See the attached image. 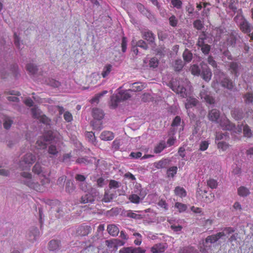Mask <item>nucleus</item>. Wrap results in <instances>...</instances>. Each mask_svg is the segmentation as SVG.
Returning a JSON list of instances; mask_svg holds the SVG:
<instances>
[{
	"mask_svg": "<svg viewBox=\"0 0 253 253\" xmlns=\"http://www.w3.org/2000/svg\"><path fill=\"white\" fill-rule=\"evenodd\" d=\"M33 171L38 175L41 174L44 178L41 180L42 183L40 185L38 182L36 181L34 177H33L31 173L28 172H22L20 173L21 182L29 188L33 189L38 192H42L43 190V186L49 182V179L45 177V174L42 171L40 164L37 162L33 167Z\"/></svg>",
	"mask_w": 253,
	"mask_h": 253,
	"instance_id": "nucleus-1",
	"label": "nucleus"
},
{
	"mask_svg": "<svg viewBox=\"0 0 253 253\" xmlns=\"http://www.w3.org/2000/svg\"><path fill=\"white\" fill-rule=\"evenodd\" d=\"M234 20L240 30L244 33L250 34L253 29L252 24L243 15H237L234 17Z\"/></svg>",
	"mask_w": 253,
	"mask_h": 253,
	"instance_id": "nucleus-2",
	"label": "nucleus"
},
{
	"mask_svg": "<svg viewBox=\"0 0 253 253\" xmlns=\"http://www.w3.org/2000/svg\"><path fill=\"white\" fill-rule=\"evenodd\" d=\"M36 157L31 153L26 154L19 162V167L21 170L29 169L35 162Z\"/></svg>",
	"mask_w": 253,
	"mask_h": 253,
	"instance_id": "nucleus-3",
	"label": "nucleus"
},
{
	"mask_svg": "<svg viewBox=\"0 0 253 253\" xmlns=\"http://www.w3.org/2000/svg\"><path fill=\"white\" fill-rule=\"evenodd\" d=\"M219 124L223 129L231 130L235 133H240L242 130L241 126L236 127L226 117L222 118Z\"/></svg>",
	"mask_w": 253,
	"mask_h": 253,
	"instance_id": "nucleus-4",
	"label": "nucleus"
},
{
	"mask_svg": "<svg viewBox=\"0 0 253 253\" xmlns=\"http://www.w3.org/2000/svg\"><path fill=\"white\" fill-rule=\"evenodd\" d=\"M207 39L205 33L203 32L198 38L197 45L201 48V51L205 55H208L211 50V46L206 43Z\"/></svg>",
	"mask_w": 253,
	"mask_h": 253,
	"instance_id": "nucleus-5",
	"label": "nucleus"
},
{
	"mask_svg": "<svg viewBox=\"0 0 253 253\" xmlns=\"http://www.w3.org/2000/svg\"><path fill=\"white\" fill-rule=\"evenodd\" d=\"M243 67L239 62H231L229 64L228 70L230 74L237 78L243 70Z\"/></svg>",
	"mask_w": 253,
	"mask_h": 253,
	"instance_id": "nucleus-6",
	"label": "nucleus"
},
{
	"mask_svg": "<svg viewBox=\"0 0 253 253\" xmlns=\"http://www.w3.org/2000/svg\"><path fill=\"white\" fill-rule=\"evenodd\" d=\"M40 232L37 227L31 228L27 234V238L29 241L34 243L39 238Z\"/></svg>",
	"mask_w": 253,
	"mask_h": 253,
	"instance_id": "nucleus-7",
	"label": "nucleus"
},
{
	"mask_svg": "<svg viewBox=\"0 0 253 253\" xmlns=\"http://www.w3.org/2000/svg\"><path fill=\"white\" fill-rule=\"evenodd\" d=\"M200 95L202 99H204L209 104H212L214 103V98L211 96L210 92H209L207 89L205 88L204 86H203V88L200 91Z\"/></svg>",
	"mask_w": 253,
	"mask_h": 253,
	"instance_id": "nucleus-8",
	"label": "nucleus"
},
{
	"mask_svg": "<svg viewBox=\"0 0 253 253\" xmlns=\"http://www.w3.org/2000/svg\"><path fill=\"white\" fill-rule=\"evenodd\" d=\"M240 38L238 33L235 31L229 34L227 39V43L232 46H235L238 39Z\"/></svg>",
	"mask_w": 253,
	"mask_h": 253,
	"instance_id": "nucleus-9",
	"label": "nucleus"
},
{
	"mask_svg": "<svg viewBox=\"0 0 253 253\" xmlns=\"http://www.w3.org/2000/svg\"><path fill=\"white\" fill-rule=\"evenodd\" d=\"M52 139L50 136L48 137L45 136L39 138L36 142V147L38 149H44L46 147L45 142L50 141Z\"/></svg>",
	"mask_w": 253,
	"mask_h": 253,
	"instance_id": "nucleus-10",
	"label": "nucleus"
},
{
	"mask_svg": "<svg viewBox=\"0 0 253 253\" xmlns=\"http://www.w3.org/2000/svg\"><path fill=\"white\" fill-rule=\"evenodd\" d=\"M221 85L229 90H232L235 87L233 81L227 77H224L221 81Z\"/></svg>",
	"mask_w": 253,
	"mask_h": 253,
	"instance_id": "nucleus-11",
	"label": "nucleus"
},
{
	"mask_svg": "<svg viewBox=\"0 0 253 253\" xmlns=\"http://www.w3.org/2000/svg\"><path fill=\"white\" fill-rule=\"evenodd\" d=\"M219 111L215 109H212L210 111L208 114L209 119L212 122L216 123H219L218 120L219 118Z\"/></svg>",
	"mask_w": 253,
	"mask_h": 253,
	"instance_id": "nucleus-12",
	"label": "nucleus"
},
{
	"mask_svg": "<svg viewBox=\"0 0 253 253\" xmlns=\"http://www.w3.org/2000/svg\"><path fill=\"white\" fill-rule=\"evenodd\" d=\"M171 85L172 89L176 93L180 94L181 96L182 97H186L187 96L186 89L184 87L180 85L176 86V85H174L173 84Z\"/></svg>",
	"mask_w": 253,
	"mask_h": 253,
	"instance_id": "nucleus-13",
	"label": "nucleus"
},
{
	"mask_svg": "<svg viewBox=\"0 0 253 253\" xmlns=\"http://www.w3.org/2000/svg\"><path fill=\"white\" fill-rule=\"evenodd\" d=\"M75 179L76 180L79 181L81 182L80 186L81 188L83 191H86L87 190L86 187V183L85 182V177L84 175L82 174H77L75 176Z\"/></svg>",
	"mask_w": 253,
	"mask_h": 253,
	"instance_id": "nucleus-14",
	"label": "nucleus"
},
{
	"mask_svg": "<svg viewBox=\"0 0 253 253\" xmlns=\"http://www.w3.org/2000/svg\"><path fill=\"white\" fill-rule=\"evenodd\" d=\"M166 247L164 244H156L151 248V251L153 253H163Z\"/></svg>",
	"mask_w": 253,
	"mask_h": 253,
	"instance_id": "nucleus-15",
	"label": "nucleus"
},
{
	"mask_svg": "<svg viewBox=\"0 0 253 253\" xmlns=\"http://www.w3.org/2000/svg\"><path fill=\"white\" fill-rule=\"evenodd\" d=\"M94 201V197L91 194L87 193L82 196L80 202L82 204H87L92 203Z\"/></svg>",
	"mask_w": 253,
	"mask_h": 253,
	"instance_id": "nucleus-16",
	"label": "nucleus"
},
{
	"mask_svg": "<svg viewBox=\"0 0 253 253\" xmlns=\"http://www.w3.org/2000/svg\"><path fill=\"white\" fill-rule=\"evenodd\" d=\"M198 103V101L196 98L189 97L187 99L186 102L185 103V108L188 110L196 106Z\"/></svg>",
	"mask_w": 253,
	"mask_h": 253,
	"instance_id": "nucleus-17",
	"label": "nucleus"
},
{
	"mask_svg": "<svg viewBox=\"0 0 253 253\" xmlns=\"http://www.w3.org/2000/svg\"><path fill=\"white\" fill-rule=\"evenodd\" d=\"M107 231L109 234L113 236H116L119 233L118 227L114 224H110L107 226Z\"/></svg>",
	"mask_w": 253,
	"mask_h": 253,
	"instance_id": "nucleus-18",
	"label": "nucleus"
},
{
	"mask_svg": "<svg viewBox=\"0 0 253 253\" xmlns=\"http://www.w3.org/2000/svg\"><path fill=\"white\" fill-rule=\"evenodd\" d=\"M92 115L95 119L101 120L103 118L104 114L101 109L94 108L92 110Z\"/></svg>",
	"mask_w": 253,
	"mask_h": 253,
	"instance_id": "nucleus-19",
	"label": "nucleus"
},
{
	"mask_svg": "<svg viewBox=\"0 0 253 253\" xmlns=\"http://www.w3.org/2000/svg\"><path fill=\"white\" fill-rule=\"evenodd\" d=\"M130 92H131V91L129 89L128 90L120 91L117 94L121 100L124 101L131 97Z\"/></svg>",
	"mask_w": 253,
	"mask_h": 253,
	"instance_id": "nucleus-20",
	"label": "nucleus"
},
{
	"mask_svg": "<svg viewBox=\"0 0 253 253\" xmlns=\"http://www.w3.org/2000/svg\"><path fill=\"white\" fill-rule=\"evenodd\" d=\"M235 229L231 227H226L223 229L222 232L218 233V236L220 238L227 236L235 232Z\"/></svg>",
	"mask_w": 253,
	"mask_h": 253,
	"instance_id": "nucleus-21",
	"label": "nucleus"
},
{
	"mask_svg": "<svg viewBox=\"0 0 253 253\" xmlns=\"http://www.w3.org/2000/svg\"><path fill=\"white\" fill-rule=\"evenodd\" d=\"M143 37L149 42L153 43L155 40V36L150 31H145L142 33Z\"/></svg>",
	"mask_w": 253,
	"mask_h": 253,
	"instance_id": "nucleus-22",
	"label": "nucleus"
},
{
	"mask_svg": "<svg viewBox=\"0 0 253 253\" xmlns=\"http://www.w3.org/2000/svg\"><path fill=\"white\" fill-rule=\"evenodd\" d=\"M100 137L102 140L108 141L112 140L114 137V135L111 131H104L101 133Z\"/></svg>",
	"mask_w": 253,
	"mask_h": 253,
	"instance_id": "nucleus-23",
	"label": "nucleus"
},
{
	"mask_svg": "<svg viewBox=\"0 0 253 253\" xmlns=\"http://www.w3.org/2000/svg\"><path fill=\"white\" fill-rule=\"evenodd\" d=\"M3 122L4 128L6 129H8L10 128L13 121L12 118L8 116H4L3 118Z\"/></svg>",
	"mask_w": 253,
	"mask_h": 253,
	"instance_id": "nucleus-24",
	"label": "nucleus"
},
{
	"mask_svg": "<svg viewBox=\"0 0 253 253\" xmlns=\"http://www.w3.org/2000/svg\"><path fill=\"white\" fill-rule=\"evenodd\" d=\"M231 115L236 120H239L243 118V114L242 110L235 109L231 111Z\"/></svg>",
	"mask_w": 253,
	"mask_h": 253,
	"instance_id": "nucleus-25",
	"label": "nucleus"
},
{
	"mask_svg": "<svg viewBox=\"0 0 253 253\" xmlns=\"http://www.w3.org/2000/svg\"><path fill=\"white\" fill-rule=\"evenodd\" d=\"M201 75L205 81L209 82L211 79L212 74L211 70L209 68H206L202 71Z\"/></svg>",
	"mask_w": 253,
	"mask_h": 253,
	"instance_id": "nucleus-26",
	"label": "nucleus"
},
{
	"mask_svg": "<svg viewBox=\"0 0 253 253\" xmlns=\"http://www.w3.org/2000/svg\"><path fill=\"white\" fill-rule=\"evenodd\" d=\"M130 87L131 88L129 89L131 92H136L142 90L144 87L142 84L141 83H134L131 84Z\"/></svg>",
	"mask_w": 253,
	"mask_h": 253,
	"instance_id": "nucleus-27",
	"label": "nucleus"
},
{
	"mask_svg": "<svg viewBox=\"0 0 253 253\" xmlns=\"http://www.w3.org/2000/svg\"><path fill=\"white\" fill-rule=\"evenodd\" d=\"M238 194L241 197H247L250 194V192L247 187L241 186L238 189Z\"/></svg>",
	"mask_w": 253,
	"mask_h": 253,
	"instance_id": "nucleus-28",
	"label": "nucleus"
},
{
	"mask_svg": "<svg viewBox=\"0 0 253 253\" xmlns=\"http://www.w3.org/2000/svg\"><path fill=\"white\" fill-rule=\"evenodd\" d=\"M166 147L165 142L161 141L155 147L154 151L155 153L158 154L161 153Z\"/></svg>",
	"mask_w": 253,
	"mask_h": 253,
	"instance_id": "nucleus-29",
	"label": "nucleus"
},
{
	"mask_svg": "<svg viewBox=\"0 0 253 253\" xmlns=\"http://www.w3.org/2000/svg\"><path fill=\"white\" fill-rule=\"evenodd\" d=\"M174 193L176 195L182 198L185 197L186 196V192L185 190L180 186L175 187L174 189Z\"/></svg>",
	"mask_w": 253,
	"mask_h": 253,
	"instance_id": "nucleus-30",
	"label": "nucleus"
},
{
	"mask_svg": "<svg viewBox=\"0 0 253 253\" xmlns=\"http://www.w3.org/2000/svg\"><path fill=\"white\" fill-rule=\"evenodd\" d=\"M112 70V66L110 64L106 65L103 69L101 75L103 78H106L110 73Z\"/></svg>",
	"mask_w": 253,
	"mask_h": 253,
	"instance_id": "nucleus-31",
	"label": "nucleus"
},
{
	"mask_svg": "<svg viewBox=\"0 0 253 253\" xmlns=\"http://www.w3.org/2000/svg\"><path fill=\"white\" fill-rule=\"evenodd\" d=\"M122 101L118 96V94L113 95L111 97V106L115 108H116L119 102Z\"/></svg>",
	"mask_w": 253,
	"mask_h": 253,
	"instance_id": "nucleus-32",
	"label": "nucleus"
},
{
	"mask_svg": "<svg viewBox=\"0 0 253 253\" xmlns=\"http://www.w3.org/2000/svg\"><path fill=\"white\" fill-rule=\"evenodd\" d=\"M79 231H80V233L79 234L81 235L85 236L90 233L91 228L90 226L87 225L82 226L80 227Z\"/></svg>",
	"mask_w": 253,
	"mask_h": 253,
	"instance_id": "nucleus-33",
	"label": "nucleus"
},
{
	"mask_svg": "<svg viewBox=\"0 0 253 253\" xmlns=\"http://www.w3.org/2000/svg\"><path fill=\"white\" fill-rule=\"evenodd\" d=\"M60 242L57 240H51L49 243V249L50 251H56L59 248Z\"/></svg>",
	"mask_w": 253,
	"mask_h": 253,
	"instance_id": "nucleus-34",
	"label": "nucleus"
},
{
	"mask_svg": "<svg viewBox=\"0 0 253 253\" xmlns=\"http://www.w3.org/2000/svg\"><path fill=\"white\" fill-rule=\"evenodd\" d=\"M220 238L218 236V233L215 235L208 236L206 239V243H214Z\"/></svg>",
	"mask_w": 253,
	"mask_h": 253,
	"instance_id": "nucleus-35",
	"label": "nucleus"
},
{
	"mask_svg": "<svg viewBox=\"0 0 253 253\" xmlns=\"http://www.w3.org/2000/svg\"><path fill=\"white\" fill-rule=\"evenodd\" d=\"M168 164L167 160L166 159L162 160L158 162L154 163V166L158 169H162L166 167Z\"/></svg>",
	"mask_w": 253,
	"mask_h": 253,
	"instance_id": "nucleus-36",
	"label": "nucleus"
},
{
	"mask_svg": "<svg viewBox=\"0 0 253 253\" xmlns=\"http://www.w3.org/2000/svg\"><path fill=\"white\" fill-rule=\"evenodd\" d=\"M169 25L172 27H176L178 23V18L173 14H171L169 18Z\"/></svg>",
	"mask_w": 253,
	"mask_h": 253,
	"instance_id": "nucleus-37",
	"label": "nucleus"
},
{
	"mask_svg": "<svg viewBox=\"0 0 253 253\" xmlns=\"http://www.w3.org/2000/svg\"><path fill=\"white\" fill-rule=\"evenodd\" d=\"M59 150L54 144H51L49 146L48 148V153L49 154L53 156H57Z\"/></svg>",
	"mask_w": 253,
	"mask_h": 253,
	"instance_id": "nucleus-38",
	"label": "nucleus"
},
{
	"mask_svg": "<svg viewBox=\"0 0 253 253\" xmlns=\"http://www.w3.org/2000/svg\"><path fill=\"white\" fill-rule=\"evenodd\" d=\"M177 168L176 166L170 167L167 172V175L168 177H173L175 174L177 173Z\"/></svg>",
	"mask_w": 253,
	"mask_h": 253,
	"instance_id": "nucleus-39",
	"label": "nucleus"
},
{
	"mask_svg": "<svg viewBox=\"0 0 253 253\" xmlns=\"http://www.w3.org/2000/svg\"><path fill=\"white\" fill-rule=\"evenodd\" d=\"M75 186L73 182L70 180L67 181L66 184V191L69 193H72L75 190Z\"/></svg>",
	"mask_w": 253,
	"mask_h": 253,
	"instance_id": "nucleus-40",
	"label": "nucleus"
},
{
	"mask_svg": "<svg viewBox=\"0 0 253 253\" xmlns=\"http://www.w3.org/2000/svg\"><path fill=\"white\" fill-rule=\"evenodd\" d=\"M183 57L185 61L189 62L192 59V54L189 50L186 49L183 53Z\"/></svg>",
	"mask_w": 253,
	"mask_h": 253,
	"instance_id": "nucleus-41",
	"label": "nucleus"
},
{
	"mask_svg": "<svg viewBox=\"0 0 253 253\" xmlns=\"http://www.w3.org/2000/svg\"><path fill=\"white\" fill-rule=\"evenodd\" d=\"M33 117L38 119L42 114V112L37 107H34L31 109Z\"/></svg>",
	"mask_w": 253,
	"mask_h": 253,
	"instance_id": "nucleus-42",
	"label": "nucleus"
},
{
	"mask_svg": "<svg viewBox=\"0 0 253 253\" xmlns=\"http://www.w3.org/2000/svg\"><path fill=\"white\" fill-rule=\"evenodd\" d=\"M183 66L184 64L181 59L176 60L173 65L175 70L177 71H180L182 69Z\"/></svg>",
	"mask_w": 253,
	"mask_h": 253,
	"instance_id": "nucleus-43",
	"label": "nucleus"
},
{
	"mask_svg": "<svg viewBox=\"0 0 253 253\" xmlns=\"http://www.w3.org/2000/svg\"><path fill=\"white\" fill-rule=\"evenodd\" d=\"M108 91L107 90H104L102 92L97 94L92 99L91 103H98L99 100V99L106 94Z\"/></svg>",
	"mask_w": 253,
	"mask_h": 253,
	"instance_id": "nucleus-44",
	"label": "nucleus"
},
{
	"mask_svg": "<svg viewBox=\"0 0 253 253\" xmlns=\"http://www.w3.org/2000/svg\"><path fill=\"white\" fill-rule=\"evenodd\" d=\"M14 42L15 46L18 49H22L23 47V43L20 41V38L16 33L14 34Z\"/></svg>",
	"mask_w": 253,
	"mask_h": 253,
	"instance_id": "nucleus-45",
	"label": "nucleus"
},
{
	"mask_svg": "<svg viewBox=\"0 0 253 253\" xmlns=\"http://www.w3.org/2000/svg\"><path fill=\"white\" fill-rule=\"evenodd\" d=\"M27 70L30 73L34 74L37 72L38 69L36 65L30 63L27 65Z\"/></svg>",
	"mask_w": 253,
	"mask_h": 253,
	"instance_id": "nucleus-46",
	"label": "nucleus"
},
{
	"mask_svg": "<svg viewBox=\"0 0 253 253\" xmlns=\"http://www.w3.org/2000/svg\"><path fill=\"white\" fill-rule=\"evenodd\" d=\"M136 250L135 248L132 247L123 248L119 251V253H135Z\"/></svg>",
	"mask_w": 253,
	"mask_h": 253,
	"instance_id": "nucleus-47",
	"label": "nucleus"
},
{
	"mask_svg": "<svg viewBox=\"0 0 253 253\" xmlns=\"http://www.w3.org/2000/svg\"><path fill=\"white\" fill-rule=\"evenodd\" d=\"M243 133L245 137H251L252 136V131L248 125H245L243 127Z\"/></svg>",
	"mask_w": 253,
	"mask_h": 253,
	"instance_id": "nucleus-48",
	"label": "nucleus"
},
{
	"mask_svg": "<svg viewBox=\"0 0 253 253\" xmlns=\"http://www.w3.org/2000/svg\"><path fill=\"white\" fill-rule=\"evenodd\" d=\"M128 199L131 203L138 204L140 202V198L138 195L136 194H132L129 196Z\"/></svg>",
	"mask_w": 253,
	"mask_h": 253,
	"instance_id": "nucleus-49",
	"label": "nucleus"
},
{
	"mask_svg": "<svg viewBox=\"0 0 253 253\" xmlns=\"http://www.w3.org/2000/svg\"><path fill=\"white\" fill-rule=\"evenodd\" d=\"M126 215L127 217L136 219L141 218V215L137 214L130 210L127 211Z\"/></svg>",
	"mask_w": 253,
	"mask_h": 253,
	"instance_id": "nucleus-50",
	"label": "nucleus"
},
{
	"mask_svg": "<svg viewBox=\"0 0 253 253\" xmlns=\"http://www.w3.org/2000/svg\"><path fill=\"white\" fill-rule=\"evenodd\" d=\"M175 207L177 208L178 211L180 212L185 211L187 209V206L186 205L179 202H176L175 204Z\"/></svg>",
	"mask_w": 253,
	"mask_h": 253,
	"instance_id": "nucleus-51",
	"label": "nucleus"
},
{
	"mask_svg": "<svg viewBox=\"0 0 253 253\" xmlns=\"http://www.w3.org/2000/svg\"><path fill=\"white\" fill-rule=\"evenodd\" d=\"M114 197V195L113 194H110L109 192H105L104 198L103 199V201L105 203L110 202Z\"/></svg>",
	"mask_w": 253,
	"mask_h": 253,
	"instance_id": "nucleus-52",
	"label": "nucleus"
},
{
	"mask_svg": "<svg viewBox=\"0 0 253 253\" xmlns=\"http://www.w3.org/2000/svg\"><path fill=\"white\" fill-rule=\"evenodd\" d=\"M228 138L227 133L217 132L216 134V140H226Z\"/></svg>",
	"mask_w": 253,
	"mask_h": 253,
	"instance_id": "nucleus-53",
	"label": "nucleus"
},
{
	"mask_svg": "<svg viewBox=\"0 0 253 253\" xmlns=\"http://www.w3.org/2000/svg\"><path fill=\"white\" fill-rule=\"evenodd\" d=\"M191 73L194 75H197L198 76L200 74V69L199 67L196 65H194L191 67Z\"/></svg>",
	"mask_w": 253,
	"mask_h": 253,
	"instance_id": "nucleus-54",
	"label": "nucleus"
},
{
	"mask_svg": "<svg viewBox=\"0 0 253 253\" xmlns=\"http://www.w3.org/2000/svg\"><path fill=\"white\" fill-rule=\"evenodd\" d=\"M193 26L196 29L200 30H201L204 26L202 22L200 20H196L193 23Z\"/></svg>",
	"mask_w": 253,
	"mask_h": 253,
	"instance_id": "nucleus-55",
	"label": "nucleus"
},
{
	"mask_svg": "<svg viewBox=\"0 0 253 253\" xmlns=\"http://www.w3.org/2000/svg\"><path fill=\"white\" fill-rule=\"evenodd\" d=\"M207 184L210 188L213 189L216 188L217 186V182L213 179H210L207 181Z\"/></svg>",
	"mask_w": 253,
	"mask_h": 253,
	"instance_id": "nucleus-56",
	"label": "nucleus"
},
{
	"mask_svg": "<svg viewBox=\"0 0 253 253\" xmlns=\"http://www.w3.org/2000/svg\"><path fill=\"white\" fill-rule=\"evenodd\" d=\"M228 147V144L224 141L219 142L217 144L218 148L221 149L222 151H225Z\"/></svg>",
	"mask_w": 253,
	"mask_h": 253,
	"instance_id": "nucleus-57",
	"label": "nucleus"
},
{
	"mask_svg": "<svg viewBox=\"0 0 253 253\" xmlns=\"http://www.w3.org/2000/svg\"><path fill=\"white\" fill-rule=\"evenodd\" d=\"M180 123H181V119H180V117L176 116L172 121V123L171 124V126L172 127H173V129H174L175 127L179 126L180 124Z\"/></svg>",
	"mask_w": 253,
	"mask_h": 253,
	"instance_id": "nucleus-58",
	"label": "nucleus"
},
{
	"mask_svg": "<svg viewBox=\"0 0 253 253\" xmlns=\"http://www.w3.org/2000/svg\"><path fill=\"white\" fill-rule=\"evenodd\" d=\"M159 61L156 57H153L151 59L149 62V65L151 67L156 68L158 66Z\"/></svg>",
	"mask_w": 253,
	"mask_h": 253,
	"instance_id": "nucleus-59",
	"label": "nucleus"
},
{
	"mask_svg": "<svg viewBox=\"0 0 253 253\" xmlns=\"http://www.w3.org/2000/svg\"><path fill=\"white\" fill-rule=\"evenodd\" d=\"M245 101L247 103H252L253 101V95L251 93H247L244 96Z\"/></svg>",
	"mask_w": 253,
	"mask_h": 253,
	"instance_id": "nucleus-60",
	"label": "nucleus"
},
{
	"mask_svg": "<svg viewBox=\"0 0 253 253\" xmlns=\"http://www.w3.org/2000/svg\"><path fill=\"white\" fill-rule=\"evenodd\" d=\"M158 205L161 208L164 209L165 211L168 210V205L165 200L162 199L160 200L158 203Z\"/></svg>",
	"mask_w": 253,
	"mask_h": 253,
	"instance_id": "nucleus-61",
	"label": "nucleus"
},
{
	"mask_svg": "<svg viewBox=\"0 0 253 253\" xmlns=\"http://www.w3.org/2000/svg\"><path fill=\"white\" fill-rule=\"evenodd\" d=\"M109 188H117L120 187V183L119 182L115 180H111L109 182Z\"/></svg>",
	"mask_w": 253,
	"mask_h": 253,
	"instance_id": "nucleus-62",
	"label": "nucleus"
},
{
	"mask_svg": "<svg viewBox=\"0 0 253 253\" xmlns=\"http://www.w3.org/2000/svg\"><path fill=\"white\" fill-rule=\"evenodd\" d=\"M194 249L192 247H184L179 250V253H193Z\"/></svg>",
	"mask_w": 253,
	"mask_h": 253,
	"instance_id": "nucleus-63",
	"label": "nucleus"
},
{
	"mask_svg": "<svg viewBox=\"0 0 253 253\" xmlns=\"http://www.w3.org/2000/svg\"><path fill=\"white\" fill-rule=\"evenodd\" d=\"M81 253H95L93 246H88L81 252Z\"/></svg>",
	"mask_w": 253,
	"mask_h": 253,
	"instance_id": "nucleus-64",
	"label": "nucleus"
}]
</instances>
